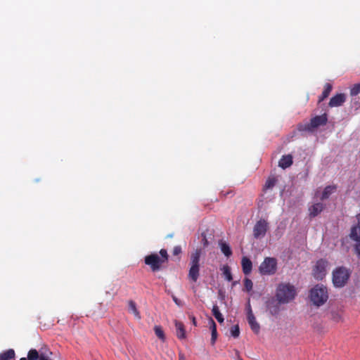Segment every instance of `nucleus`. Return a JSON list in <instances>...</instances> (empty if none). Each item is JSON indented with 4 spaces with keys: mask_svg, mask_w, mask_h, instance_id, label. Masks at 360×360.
<instances>
[{
    "mask_svg": "<svg viewBox=\"0 0 360 360\" xmlns=\"http://www.w3.org/2000/svg\"><path fill=\"white\" fill-rule=\"evenodd\" d=\"M295 288L289 283H280L276 288V300L281 304H287L291 302L295 299Z\"/></svg>",
    "mask_w": 360,
    "mask_h": 360,
    "instance_id": "nucleus-1",
    "label": "nucleus"
},
{
    "mask_svg": "<svg viewBox=\"0 0 360 360\" xmlns=\"http://www.w3.org/2000/svg\"><path fill=\"white\" fill-rule=\"evenodd\" d=\"M310 299L312 303L320 307L324 304L328 299V293L326 287L316 285L310 291Z\"/></svg>",
    "mask_w": 360,
    "mask_h": 360,
    "instance_id": "nucleus-2",
    "label": "nucleus"
},
{
    "mask_svg": "<svg viewBox=\"0 0 360 360\" xmlns=\"http://www.w3.org/2000/svg\"><path fill=\"white\" fill-rule=\"evenodd\" d=\"M351 271L345 266L336 268L333 271V283L336 288H342L347 283Z\"/></svg>",
    "mask_w": 360,
    "mask_h": 360,
    "instance_id": "nucleus-3",
    "label": "nucleus"
},
{
    "mask_svg": "<svg viewBox=\"0 0 360 360\" xmlns=\"http://www.w3.org/2000/svg\"><path fill=\"white\" fill-rule=\"evenodd\" d=\"M200 255V250L197 249L191 255L188 278L193 282H196L199 277Z\"/></svg>",
    "mask_w": 360,
    "mask_h": 360,
    "instance_id": "nucleus-4",
    "label": "nucleus"
},
{
    "mask_svg": "<svg viewBox=\"0 0 360 360\" xmlns=\"http://www.w3.org/2000/svg\"><path fill=\"white\" fill-rule=\"evenodd\" d=\"M327 115L323 114L321 115L315 116L311 118L310 122L306 124H301L298 126V129L301 131H313L319 127L323 126L327 123Z\"/></svg>",
    "mask_w": 360,
    "mask_h": 360,
    "instance_id": "nucleus-5",
    "label": "nucleus"
},
{
    "mask_svg": "<svg viewBox=\"0 0 360 360\" xmlns=\"http://www.w3.org/2000/svg\"><path fill=\"white\" fill-rule=\"evenodd\" d=\"M277 270V260L274 257H266L261 263L259 271L262 275H273Z\"/></svg>",
    "mask_w": 360,
    "mask_h": 360,
    "instance_id": "nucleus-6",
    "label": "nucleus"
},
{
    "mask_svg": "<svg viewBox=\"0 0 360 360\" xmlns=\"http://www.w3.org/2000/svg\"><path fill=\"white\" fill-rule=\"evenodd\" d=\"M145 263L149 265L153 271H158L163 262L157 254H152L145 257Z\"/></svg>",
    "mask_w": 360,
    "mask_h": 360,
    "instance_id": "nucleus-7",
    "label": "nucleus"
},
{
    "mask_svg": "<svg viewBox=\"0 0 360 360\" xmlns=\"http://www.w3.org/2000/svg\"><path fill=\"white\" fill-rule=\"evenodd\" d=\"M268 229V222L266 220L261 219L258 221L254 226L253 235L255 238H260L265 236Z\"/></svg>",
    "mask_w": 360,
    "mask_h": 360,
    "instance_id": "nucleus-8",
    "label": "nucleus"
},
{
    "mask_svg": "<svg viewBox=\"0 0 360 360\" xmlns=\"http://www.w3.org/2000/svg\"><path fill=\"white\" fill-rule=\"evenodd\" d=\"M327 262L324 260H319L313 270L314 276L318 279L321 280L326 274V267Z\"/></svg>",
    "mask_w": 360,
    "mask_h": 360,
    "instance_id": "nucleus-9",
    "label": "nucleus"
},
{
    "mask_svg": "<svg viewBox=\"0 0 360 360\" xmlns=\"http://www.w3.org/2000/svg\"><path fill=\"white\" fill-rule=\"evenodd\" d=\"M248 323L252 329V330L257 334L259 333L260 330V326L256 321V319L252 313V309L250 307V305L248 304V316H247Z\"/></svg>",
    "mask_w": 360,
    "mask_h": 360,
    "instance_id": "nucleus-10",
    "label": "nucleus"
},
{
    "mask_svg": "<svg viewBox=\"0 0 360 360\" xmlns=\"http://www.w3.org/2000/svg\"><path fill=\"white\" fill-rule=\"evenodd\" d=\"M346 101V96L344 94H338L333 96L329 102V106L331 108L342 105Z\"/></svg>",
    "mask_w": 360,
    "mask_h": 360,
    "instance_id": "nucleus-11",
    "label": "nucleus"
},
{
    "mask_svg": "<svg viewBox=\"0 0 360 360\" xmlns=\"http://www.w3.org/2000/svg\"><path fill=\"white\" fill-rule=\"evenodd\" d=\"M279 303L277 300H271L267 302L266 307L271 315H277L280 311Z\"/></svg>",
    "mask_w": 360,
    "mask_h": 360,
    "instance_id": "nucleus-12",
    "label": "nucleus"
},
{
    "mask_svg": "<svg viewBox=\"0 0 360 360\" xmlns=\"http://www.w3.org/2000/svg\"><path fill=\"white\" fill-rule=\"evenodd\" d=\"M324 208V205L321 203H315L309 208V215L311 217H314L320 214Z\"/></svg>",
    "mask_w": 360,
    "mask_h": 360,
    "instance_id": "nucleus-13",
    "label": "nucleus"
},
{
    "mask_svg": "<svg viewBox=\"0 0 360 360\" xmlns=\"http://www.w3.org/2000/svg\"><path fill=\"white\" fill-rule=\"evenodd\" d=\"M174 323L177 338L181 340L185 339L186 335L184 324L176 320L174 321Z\"/></svg>",
    "mask_w": 360,
    "mask_h": 360,
    "instance_id": "nucleus-14",
    "label": "nucleus"
},
{
    "mask_svg": "<svg viewBox=\"0 0 360 360\" xmlns=\"http://www.w3.org/2000/svg\"><path fill=\"white\" fill-rule=\"evenodd\" d=\"M241 265L243 273L245 275L250 274L252 268V263L250 259L246 257H243L241 261Z\"/></svg>",
    "mask_w": 360,
    "mask_h": 360,
    "instance_id": "nucleus-15",
    "label": "nucleus"
},
{
    "mask_svg": "<svg viewBox=\"0 0 360 360\" xmlns=\"http://www.w3.org/2000/svg\"><path fill=\"white\" fill-rule=\"evenodd\" d=\"M349 237L355 243H360V224L352 228Z\"/></svg>",
    "mask_w": 360,
    "mask_h": 360,
    "instance_id": "nucleus-16",
    "label": "nucleus"
},
{
    "mask_svg": "<svg viewBox=\"0 0 360 360\" xmlns=\"http://www.w3.org/2000/svg\"><path fill=\"white\" fill-rule=\"evenodd\" d=\"M292 164V157L290 155H283L278 162V166L283 169L289 167Z\"/></svg>",
    "mask_w": 360,
    "mask_h": 360,
    "instance_id": "nucleus-17",
    "label": "nucleus"
},
{
    "mask_svg": "<svg viewBox=\"0 0 360 360\" xmlns=\"http://www.w3.org/2000/svg\"><path fill=\"white\" fill-rule=\"evenodd\" d=\"M210 329L212 332L211 343L214 345L217 338V325L212 319H210Z\"/></svg>",
    "mask_w": 360,
    "mask_h": 360,
    "instance_id": "nucleus-18",
    "label": "nucleus"
},
{
    "mask_svg": "<svg viewBox=\"0 0 360 360\" xmlns=\"http://www.w3.org/2000/svg\"><path fill=\"white\" fill-rule=\"evenodd\" d=\"M15 351L13 349H9L0 354V360H11L15 358Z\"/></svg>",
    "mask_w": 360,
    "mask_h": 360,
    "instance_id": "nucleus-19",
    "label": "nucleus"
},
{
    "mask_svg": "<svg viewBox=\"0 0 360 360\" xmlns=\"http://www.w3.org/2000/svg\"><path fill=\"white\" fill-rule=\"evenodd\" d=\"M336 190V187L335 186H326L321 195V199L322 200H326L329 198V196Z\"/></svg>",
    "mask_w": 360,
    "mask_h": 360,
    "instance_id": "nucleus-20",
    "label": "nucleus"
},
{
    "mask_svg": "<svg viewBox=\"0 0 360 360\" xmlns=\"http://www.w3.org/2000/svg\"><path fill=\"white\" fill-rule=\"evenodd\" d=\"M219 246H220L221 252L224 253V255L226 257H229L232 255V251H231V248L229 245V244H227L226 243H225L224 241H220Z\"/></svg>",
    "mask_w": 360,
    "mask_h": 360,
    "instance_id": "nucleus-21",
    "label": "nucleus"
},
{
    "mask_svg": "<svg viewBox=\"0 0 360 360\" xmlns=\"http://www.w3.org/2000/svg\"><path fill=\"white\" fill-rule=\"evenodd\" d=\"M331 90L332 85L329 83L326 84L324 86V90L322 92L321 96L319 97V102L320 103L323 101L325 98H326L329 96Z\"/></svg>",
    "mask_w": 360,
    "mask_h": 360,
    "instance_id": "nucleus-22",
    "label": "nucleus"
},
{
    "mask_svg": "<svg viewBox=\"0 0 360 360\" xmlns=\"http://www.w3.org/2000/svg\"><path fill=\"white\" fill-rule=\"evenodd\" d=\"M212 314L219 323H221L224 322V319L221 313L220 312L218 306L214 305L212 307Z\"/></svg>",
    "mask_w": 360,
    "mask_h": 360,
    "instance_id": "nucleus-23",
    "label": "nucleus"
},
{
    "mask_svg": "<svg viewBox=\"0 0 360 360\" xmlns=\"http://www.w3.org/2000/svg\"><path fill=\"white\" fill-rule=\"evenodd\" d=\"M129 310L130 312H131L134 315V316L136 319H141L140 314H139L138 309H136V303L134 302H133V301L129 302Z\"/></svg>",
    "mask_w": 360,
    "mask_h": 360,
    "instance_id": "nucleus-24",
    "label": "nucleus"
},
{
    "mask_svg": "<svg viewBox=\"0 0 360 360\" xmlns=\"http://www.w3.org/2000/svg\"><path fill=\"white\" fill-rule=\"evenodd\" d=\"M51 352L48 349H41L39 350V360H51L50 356Z\"/></svg>",
    "mask_w": 360,
    "mask_h": 360,
    "instance_id": "nucleus-25",
    "label": "nucleus"
},
{
    "mask_svg": "<svg viewBox=\"0 0 360 360\" xmlns=\"http://www.w3.org/2000/svg\"><path fill=\"white\" fill-rule=\"evenodd\" d=\"M221 270L222 271L224 278L228 281H232L233 278H232V274L231 272V269L228 265L223 266L222 268L221 269Z\"/></svg>",
    "mask_w": 360,
    "mask_h": 360,
    "instance_id": "nucleus-26",
    "label": "nucleus"
},
{
    "mask_svg": "<svg viewBox=\"0 0 360 360\" xmlns=\"http://www.w3.org/2000/svg\"><path fill=\"white\" fill-rule=\"evenodd\" d=\"M39 357V352L34 349H32L28 352L27 359L28 360H37Z\"/></svg>",
    "mask_w": 360,
    "mask_h": 360,
    "instance_id": "nucleus-27",
    "label": "nucleus"
},
{
    "mask_svg": "<svg viewBox=\"0 0 360 360\" xmlns=\"http://www.w3.org/2000/svg\"><path fill=\"white\" fill-rule=\"evenodd\" d=\"M155 335L162 341L165 340V333L162 328L159 326H155L154 328Z\"/></svg>",
    "mask_w": 360,
    "mask_h": 360,
    "instance_id": "nucleus-28",
    "label": "nucleus"
},
{
    "mask_svg": "<svg viewBox=\"0 0 360 360\" xmlns=\"http://www.w3.org/2000/svg\"><path fill=\"white\" fill-rule=\"evenodd\" d=\"M244 286H245V289L248 292H250L252 289L253 283L250 279L245 278L244 280Z\"/></svg>",
    "mask_w": 360,
    "mask_h": 360,
    "instance_id": "nucleus-29",
    "label": "nucleus"
},
{
    "mask_svg": "<svg viewBox=\"0 0 360 360\" xmlns=\"http://www.w3.org/2000/svg\"><path fill=\"white\" fill-rule=\"evenodd\" d=\"M231 335L236 338L239 336L240 335V329H239V327L238 325H235L233 326V327H231Z\"/></svg>",
    "mask_w": 360,
    "mask_h": 360,
    "instance_id": "nucleus-30",
    "label": "nucleus"
},
{
    "mask_svg": "<svg viewBox=\"0 0 360 360\" xmlns=\"http://www.w3.org/2000/svg\"><path fill=\"white\" fill-rule=\"evenodd\" d=\"M360 94V83L354 85V86L350 90L351 96H356Z\"/></svg>",
    "mask_w": 360,
    "mask_h": 360,
    "instance_id": "nucleus-31",
    "label": "nucleus"
},
{
    "mask_svg": "<svg viewBox=\"0 0 360 360\" xmlns=\"http://www.w3.org/2000/svg\"><path fill=\"white\" fill-rule=\"evenodd\" d=\"M330 319L335 322H339L342 319V316L340 313L337 311H332Z\"/></svg>",
    "mask_w": 360,
    "mask_h": 360,
    "instance_id": "nucleus-32",
    "label": "nucleus"
},
{
    "mask_svg": "<svg viewBox=\"0 0 360 360\" xmlns=\"http://www.w3.org/2000/svg\"><path fill=\"white\" fill-rule=\"evenodd\" d=\"M275 184H276V179L274 178H270L266 181V182L265 184V188H271L272 187H274Z\"/></svg>",
    "mask_w": 360,
    "mask_h": 360,
    "instance_id": "nucleus-33",
    "label": "nucleus"
},
{
    "mask_svg": "<svg viewBox=\"0 0 360 360\" xmlns=\"http://www.w3.org/2000/svg\"><path fill=\"white\" fill-rule=\"evenodd\" d=\"M160 258H161V260L164 262H165L166 261H167V258H168V255H167V252L166 250L165 249H162L160 251Z\"/></svg>",
    "mask_w": 360,
    "mask_h": 360,
    "instance_id": "nucleus-34",
    "label": "nucleus"
},
{
    "mask_svg": "<svg viewBox=\"0 0 360 360\" xmlns=\"http://www.w3.org/2000/svg\"><path fill=\"white\" fill-rule=\"evenodd\" d=\"M172 300L173 301L175 302V304L176 305H178L179 307H181L182 306V302L181 300H179L175 295H172Z\"/></svg>",
    "mask_w": 360,
    "mask_h": 360,
    "instance_id": "nucleus-35",
    "label": "nucleus"
},
{
    "mask_svg": "<svg viewBox=\"0 0 360 360\" xmlns=\"http://www.w3.org/2000/svg\"><path fill=\"white\" fill-rule=\"evenodd\" d=\"M181 252V248L180 246H176L174 248V250H173V254L174 255H178L179 254H180Z\"/></svg>",
    "mask_w": 360,
    "mask_h": 360,
    "instance_id": "nucleus-36",
    "label": "nucleus"
},
{
    "mask_svg": "<svg viewBox=\"0 0 360 360\" xmlns=\"http://www.w3.org/2000/svg\"><path fill=\"white\" fill-rule=\"evenodd\" d=\"M236 355L237 360L241 359L240 357V355H239V352L237 350L236 351Z\"/></svg>",
    "mask_w": 360,
    "mask_h": 360,
    "instance_id": "nucleus-37",
    "label": "nucleus"
},
{
    "mask_svg": "<svg viewBox=\"0 0 360 360\" xmlns=\"http://www.w3.org/2000/svg\"><path fill=\"white\" fill-rule=\"evenodd\" d=\"M20 360H28L27 358H25V357H22V358H20Z\"/></svg>",
    "mask_w": 360,
    "mask_h": 360,
    "instance_id": "nucleus-38",
    "label": "nucleus"
},
{
    "mask_svg": "<svg viewBox=\"0 0 360 360\" xmlns=\"http://www.w3.org/2000/svg\"><path fill=\"white\" fill-rule=\"evenodd\" d=\"M179 360H185V359H184V356H181L179 357Z\"/></svg>",
    "mask_w": 360,
    "mask_h": 360,
    "instance_id": "nucleus-39",
    "label": "nucleus"
},
{
    "mask_svg": "<svg viewBox=\"0 0 360 360\" xmlns=\"http://www.w3.org/2000/svg\"><path fill=\"white\" fill-rule=\"evenodd\" d=\"M193 323L194 324H195V318H194V317H193Z\"/></svg>",
    "mask_w": 360,
    "mask_h": 360,
    "instance_id": "nucleus-40",
    "label": "nucleus"
},
{
    "mask_svg": "<svg viewBox=\"0 0 360 360\" xmlns=\"http://www.w3.org/2000/svg\"><path fill=\"white\" fill-rule=\"evenodd\" d=\"M240 360H243V359H240Z\"/></svg>",
    "mask_w": 360,
    "mask_h": 360,
    "instance_id": "nucleus-41",
    "label": "nucleus"
}]
</instances>
